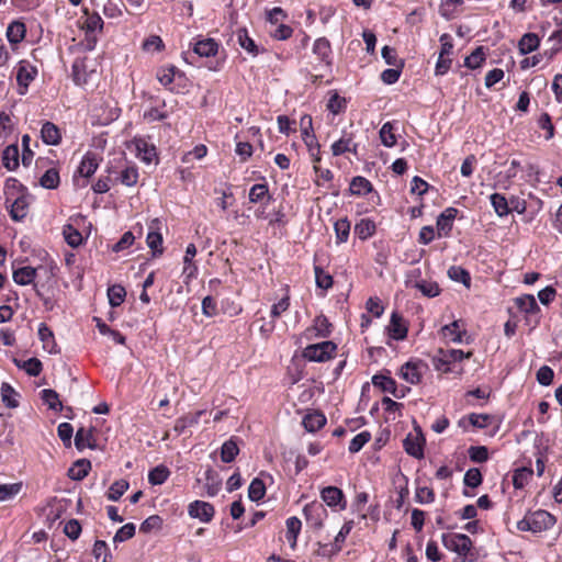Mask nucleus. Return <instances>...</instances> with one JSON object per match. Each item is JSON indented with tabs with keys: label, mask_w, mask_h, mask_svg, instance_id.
Segmentation results:
<instances>
[{
	"label": "nucleus",
	"mask_w": 562,
	"mask_h": 562,
	"mask_svg": "<svg viewBox=\"0 0 562 562\" xmlns=\"http://www.w3.org/2000/svg\"><path fill=\"white\" fill-rule=\"evenodd\" d=\"M83 19L81 29L85 31V37L81 45L86 50H93L99 41V35L103 32L104 22L99 13L89 12L87 8L82 10Z\"/></svg>",
	"instance_id": "f257e3e1"
},
{
	"label": "nucleus",
	"mask_w": 562,
	"mask_h": 562,
	"mask_svg": "<svg viewBox=\"0 0 562 562\" xmlns=\"http://www.w3.org/2000/svg\"><path fill=\"white\" fill-rule=\"evenodd\" d=\"M557 522L555 517L547 510L538 509L528 513L521 520L517 522V529L520 531H531L540 533L552 528Z\"/></svg>",
	"instance_id": "f03ea898"
},
{
	"label": "nucleus",
	"mask_w": 562,
	"mask_h": 562,
	"mask_svg": "<svg viewBox=\"0 0 562 562\" xmlns=\"http://www.w3.org/2000/svg\"><path fill=\"white\" fill-rule=\"evenodd\" d=\"M337 346L330 340L308 345L303 349L302 356L308 361L325 362L335 357Z\"/></svg>",
	"instance_id": "7ed1b4c3"
},
{
	"label": "nucleus",
	"mask_w": 562,
	"mask_h": 562,
	"mask_svg": "<svg viewBox=\"0 0 562 562\" xmlns=\"http://www.w3.org/2000/svg\"><path fill=\"white\" fill-rule=\"evenodd\" d=\"M441 540L446 549L459 557L469 555L473 548L472 540L464 533H443Z\"/></svg>",
	"instance_id": "20e7f679"
},
{
	"label": "nucleus",
	"mask_w": 562,
	"mask_h": 562,
	"mask_svg": "<svg viewBox=\"0 0 562 562\" xmlns=\"http://www.w3.org/2000/svg\"><path fill=\"white\" fill-rule=\"evenodd\" d=\"M415 434L409 432L405 437L403 440V448L408 456L420 460L425 457L424 450L426 439L419 426H415Z\"/></svg>",
	"instance_id": "39448f33"
},
{
	"label": "nucleus",
	"mask_w": 562,
	"mask_h": 562,
	"mask_svg": "<svg viewBox=\"0 0 562 562\" xmlns=\"http://www.w3.org/2000/svg\"><path fill=\"white\" fill-rule=\"evenodd\" d=\"M303 515L307 524L314 529H322L328 512L323 503L313 501L303 508Z\"/></svg>",
	"instance_id": "423d86ee"
},
{
	"label": "nucleus",
	"mask_w": 562,
	"mask_h": 562,
	"mask_svg": "<svg viewBox=\"0 0 562 562\" xmlns=\"http://www.w3.org/2000/svg\"><path fill=\"white\" fill-rule=\"evenodd\" d=\"M16 82L19 85V93L25 94L29 86L37 76V68L27 60H21L16 67Z\"/></svg>",
	"instance_id": "0eeeda50"
},
{
	"label": "nucleus",
	"mask_w": 562,
	"mask_h": 562,
	"mask_svg": "<svg viewBox=\"0 0 562 562\" xmlns=\"http://www.w3.org/2000/svg\"><path fill=\"white\" fill-rule=\"evenodd\" d=\"M134 147L136 157L146 164H150L157 157L156 146L149 142L148 137L135 136L128 148Z\"/></svg>",
	"instance_id": "6e6552de"
},
{
	"label": "nucleus",
	"mask_w": 562,
	"mask_h": 562,
	"mask_svg": "<svg viewBox=\"0 0 562 562\" xmlns=\"http://www.w3.org/2000/svg\"><path fill=\"white\" fill-rule=\"evenodd\" d=\"M426 369L427 364L422 360L408 361L402 366L401 376L411 384H418Z\"/></svg>",
	"instance_id": "1a4fd4ad"
},
{
	"label": "nucleus",
	"mask_w": 562,
	"mask_h": 562,
	"mask_svg": "<svg viewBox=\"0 0 562 562\" xmlns=\"http://www.w3.org/2000/svg\"><path fill=\"white\" fill-rule=\"evenodd\" d=\"M29 205V193L5 201L10 216L15 222H20L26 217Z\"/></svg>",
	"instance_id": "9d476101"
},
{
	"label": "nucleus",
	"mask_w": 562,
	"mask_h": 562,
	"mask_svg": "<svg viewBox=\"0 0 562 562\" xmlns=\"http://www.w3.org/2000/svg\"><path fill=\"white\" fill-rule=\"evenodd\" d=\"M333 326L329 323L328 318L321 314L316 316L313 321V325L304 331V336L307 339L315 338H327L331 334Z\"/></svg>",
	"instance_id": "9b49d317"
},
{
	"label": "nucleus",
	"mask_w": 562,
	"mask_h": 562,
	"mask_svg": "<svg viewBox=\"0 0 562 562\" xmlns=\"http://www.w3.org/2000/svg\"><path fill=\"white\" fill-rule=\"evenodd\" d=\"M321 498L330 508L338 507L340 510H344L347 507V501L344 492L336 486H326L322 488Z\"/></svg>",
	"instance_id": "f8f14e48"
},
{
	"label": "nucleus",
	"mask_w": 562,
	"mask_h": 562,
	"mask_svg": "<svg viewBox=\"0 0 562 562\" xmlns=\"http://www.w3.org/2000/svg\"><path fill=\"white\" fill-rule=\"evenodd\" d=\"M188 513L192 518H198L202 522H210L214 517L215 509L210 503L194 501L189 505Z\"/></svg>",
	"instance_id": "ddd939ff"
},
{
	"label": "nucleus",
	"mask_w": 562,
	"mask_h": 562,
	"mask_svg": "<svg viewBox=\"0 0 562 562\" xmlns=\"http://www.w3.org/2000/svg\"><path fill=\"white\" fill-rule=\"evenodd\" d=\"M386 331L390 338L397 341L404 340L407 337V325L397 312L392 313L390 324L386 326Z\"/></svg>",
	"instance_id": "4468645a"
},
{
	"label": "nucleus",
	"mask_w": 562,
	"mask_h": 562,
	"mask_svg": "<svg viewBox=\"0 0 562 562\" xmlns=\"http://www.w3.org/2000/svg\"><path fill=\"white\" fill-rule=\"evenodd\" d=\"M313 54L326 67L333 66V49L330 42L326 37H318L313 44Z\"/></svg>",
	"instance_id": "2eb2a0df"
},
{
	"label": "nucleus",
	"mask_w": 562,
	"mask_h": 562,
	"mask_svg": "<svg viewBox=\"0 0 562 562\" xmlns=\"http://www.w3.org/2000/svg\"><path fill=\"white\" fill-rule=\"evenodd\" d=\"M333 156H341L346 153L358 154V144L353 142L351 133L344 132L342 136L331 145Z\"/></svg>",
	"instance_id": "dca6fc26"
},
{
	"label": "nucleus",
	"mask_w": 562,
	"mask_h": 562,
	"mask_svg": "<svg viewBox=\"0 0 562 562\" xmlns=\"http://www.w3.org/2000/svg\"><path fill=\"white\" fill-rule=\"evenodd\" d=\"M41 138L46 145L57 146L61 142V131L53 122L46 121L41 128Z\"/></svg>",
	"instance_id": "f3484780"
},
{
	"label": "nucleus",
	"mask_w": 562,
	"mask_h": 562,
	"mask_svg": "<svg viewBox=\"0 0 562 562\" xmlns=\"http://www.w3.org/2000/svg\"><path fill=\"white\" fill-rule=\"evenodd\" d=\"M182 77V72L173 65L161 67L157 70V79L158 81L170 91H175V88L172 87V82L175 81L176 77Z\"/></svg>",
	"instance_id": "a211bd4d"
},
{
	"label": "nucleus",
	"mask_w": 562,
	"mask_h": 562,
	"mask_svg": "<svg viewBox=\"0 0 562 562\" xmlns=\"http://www.w3.org/2000/svg\"><path fill=\"white\" fill-rule=\"evenodd\" d=\"M75 446L79 451L86 448L95 449L97 445L93 428L80 427L75 436Z\"/></svg>",
	"instance_id": "6ab92c4d"
},
{
	"label": "nucleus",
	"mask_w": 562,
	"mask_h": 562,
	"mask_svg": "<svg viewBox=\"0 0 562 562\" xmlns=\"http://www.w3.org/2000/svg\"><path fill=\"white\" fill-rule=\"evenodd\" d=\"M327 418L319 411H312L303 417V426L308 432H316L326 425Z\"/></svg>",
	"instance_id": "aec40b11"
},
{
	"label": "nucleus",
	"mask_w": 562,
	"mask_h": 562,
	"mask_svg": "<svg viewBox=\"0 0 562 562\" xmlns=\"http://www.w3.org/2000/svg\"><path fill=\"white\" fill-rule=\"evenodd\" d=\"M99 167V160L97 154L88 151L83 155L77 172L86 178L91 177Z\"/></svg>",
	"instance_id": "412c9836"
},
{
	"label": "nucleus",
	"mask_w": 562,
	"mask_h": 562,
	"mask_svg": "<svg viewBox=\"0 0 562 562\" xmlns=\"http://www.w3.org/2000/svg\"><path fill=\"white\" fill-rule=\"evenodd\" d=\"M248 199L251 203H269L272 200V195L269 192L268 183L254 184L249 190Z\"/></svg>",
	"instance_id": "4be33fe9"
},
{
	"label": "nucleus",
	"mask_w": 562,
	"mask_h": 562,
	"mask_svg": "<svg viewBox=\"0 0 562 562\" xmlns=\"http://www.w3.org/2000/svg\"><path fill=\"white\" fill-rule=\"evenodd\" d=\"M285 526H286L285 539L289 542L290 548L292 550H295L296 544H297V537L302 529V522L297 517L292 516L285 520Z\"/></svg>",
	"instance_id": "5701e85b"
},
{
	"label": "nucleus",
	"mask_w": 562,
	"mask_h": 562,
	"mask_svg": "<svg viewBox=\"0 0 562 562\" xmlns=\"http://www.w3.org/2000/svg\"><path fill=\"white\" fill-rule=\"evenodd\" d=\"M218 50V44L214 38H201L193 45V52L201 57L215 56Z\"/></svg>",
	"instance_id": "b1692460"
},
{
	"label": "nucleus",
	"mask_w": 562,
	"mask_h": 562,
	"mask_svg": "<svg viewBox=\"0 0 562 562\" xmlns=\"http://www.w3.org/2000/svg\"><path fill=\"white\" fill-rule=\"evenodd\" d=\"M2 165L10 171L15 170L20 165V151L18 144L7 146L2 153Z\"/></svg>",
	"instance_id": "393cba45"
},
{
	"label": "nucleus",
	"mask_w": 562,
	"mask_h": 562,
	"mask_svg": "<svg viewBox=\"0 0 562 562\" xmlns=\"http://www.w3.org/2000/svg\"><path fill=\"white\" fill-rule=\"evenodd\" d=\"M26 34V26L21 21H13L7 27V38L11 45L20 44Z\"/></svg>",
	"instance_id": "a878e982"
},
{
	"label": "nucleus",
	"mask_w": 562,
	"mask_h": 562,
	"mask_svg": "<svg viewBox=\"0 0 562 562\" xmlns=\"http://www.w3.org/2000/svg\"><path fill=\"white\" fill-rule=\"evenodd\" d=\"M37 270L31 266L21 267L13 270V281L19 285H29L36 278Z\"/></svg>",
	"instance_id": "bb28decb"
},
{
	"label": "nucleus",
	"mask_w": 562,
	"mask_h": 562,
	"mask_svg": "<svg viewBox=\"0 0 562 562\" xmlns=\"http://www.w3.org/2000/svg\"><path fill=\"white\" fill-rule=\"evenodd\" d=\"M349 191L352 195H366L373 191V186L367 178L356 176L350 181Z\"/></svg>",
	"instance_id": "cd10ccee"
},
{
	"label": "nucleus",
	"mask_w": 562,
	"mask_h": 562,
	"mask_svg": "<svg viewBox=\"0 0 562 562\" xmlns=\"http://www.w3.org/2000/svg\"><path fill=\"white\" fill-rule=\"evenodd\" d=\"M376 232V225L374 221L370 218H361L355 225V234L360 240H367L372 237Z\"/></svg>",
	"instance_id": "c85d7f7f"
},
{
	"label": "nucleus",
	"mask_w": 562,
	"mask_h": 562,
	"mask_svg": "<svg viewBox=\"0 0 562 562\" xmlns=\"http://www.w3.org/2000/svg\"><path fill=\"white\" fill-rule=\"evenodd\" d=\"M91 469V462L87 459L77 460L68 470V476L75 481L83 480Z\"/></svg>",
	"instance_id": "c756f323"
},
{
	"label": "nucleus",
	"mask_w": 562,
	"mask_h": 562,
	"mask_svg": "<svg viewBox=\"0 0 562 562\" xmlns=\"http://www.w3.org/2000/svg\"><path fill=\"white\" fill-rule=\"evenodd\" d=\"M535 448L537 449L535 456H536V470L537 475L542 476L546 468V461H547V450L548 446L543 445V440L541 437H537L535 440Z\"/></svg>",
	"instance_id": "7c9ffc66"
},
{
	"label": "nucleus",
	"mask_w": 562,
	"mask_h": 562,
	"mask_svg": "<svg viewBox=\"0 0 562 562\" xmlns=\"http://www.w3.org/2000/svg\"><path fill=\"white\" fill-rule=\"evenodd\" d=\"M515 305L526 314H536L540 311L532 294H524L515 299Z\"/></svg>",
	"instance_id": "2f4dec72"
},
{
	"label": "nucleus",
	"mask_w": 562,
	"mask_h": 562,
	"mask_svg": "<svg viewBox=\"0 0 562 562\" xmlns=\"http://www.w3.org/2000/svg\"><path fill=\"white\" fill-rule=\"evenodd\" d=\"M372 383L374 386L380 387L383 392L391 393L397 398L403 396V395L397 394L396 382L391 376H386L383 374H376L372 378Z\"/></svg>",
	"instance_id": "473e14b6"
},
{
	"label": "nucleus",
	"mask_w": 562,
	"mask_h": 562,
	"mask_svg": "<svg viewBox=\"0 0 562 562\" xmlns=\"http://www.w3.org/2000/svg\"><path fill=\"white\" fill-rule=\"evenodd\" d=\"M3 192L5 201L27 193V189L15 178H9L4 182Z\"/></svg>",
	"instance_id": "72a5a7b5"
},
{
	"label": "nucleus",
	"mask_w": 562,
	"mask_h": 562,
	"mask_svg": "<svg viewBox=\"0 0 562 562\" xmlns=\"http://www.w3.org/2000/svg\"><path fill=\"white\" fill-rule=\"evenodd\" d=\"M540 45V38L535 33H526L518 43V49L521 55H527L536 50Z\"/></svg>",
	"instance_id": "f704fd0d"
},
{
	"label": "nucleus",
	"mask_w": 562,
	"mask_h": 562,
	"mask_svg": "<svg viewBox=\"0 0 562 562\" xmlns=\"http://www.w3.org/2000/svg\"><path fill=\"white\" fill-rule=\"evenodd\" d=\"M351 224L347 217L339 218L334 223L336 244L340 245L348 240Z\"/></svg>",
	"instance_id": "c9c22d12"
},
{
	"label": "nucleus",
	"mask_w": 562,
	"mask_h": 562,
	"mask_svg": "<svg viewBox=\"0 0 562 562\" xmlns=\"http://www.w3.org/2000/svg\"><path fill=\"white\" fill-rule=\"evenodd\" d=\"M431 364L436 371L442 373H450L453 371V364L450 359H448V356L442 349H440L438 353L432 357Z\"/></svg>",
	"instance_id": "e433bc0d"
},
{
	"label": "nucleus",
	"mask_w": 562,
	"mask_h": 562,
	"mask_svg": "<svg viewBox=\"0 0 562 562\" xmlns=\"http://www.w3.org/2000/svg\"><path fill=\"white\" fill-rule=\"evenodd\" d=\"M38 337L42 340L45 350H47L49 353L56 352L54 334L45 323L40 324Z\"/></svg>",
	"instance_id": "4c0bfd02"
},
{
	"label": "nucleus",
	"mask_w": 562,
	"mask_h": 562,
	"mask_svg": "<svg viewBox=\"0 0 562 562\" xmlns=\"http://www.w3.org/2000/svg\"><path fill=\"white\" fill-rule=\"evenodd\" d=\"M238 44L250 55L257 56L259 54L258 46L255 41L248 35L246 29H239L236 33Z\"/></svg>",
	"instance_id": "58836bf2"
},
{
	"label": "nucleus",
	"mask_w": 562,
	"mask_h": 562,
	"mask_svg": "<svg viewBox=\"0 0 562 562\" xmlns=\"http://www.w3.org/2000/svg\"><path fill=\"white\" fill-rule=\"evenodd\" d=\"M169 113L166 110V102L161 101L160 105L150 106L144 112V120L147 122H157L168 119Z\"/></svg>",
	"instance_id": "ea45409f"
},
{
	"label": "nucleus",
	"mask_w": 562,
	"mask_h": 562,
	"mask_svg": "<svg viewBox=\"0 0 562 562\" xmlns=\"http://www.w3.org/2000/svg\"><path fill=\"white\" fill-rule=\"evenodd\" d=\"M486 59L485 49L483 46H477L469 56L464 59V66L470 69L480 68Z\"/></svg>",
	"instance_id": "a19ab883"
},
{
	"label": "nucleus",
	"mask_w": 562,
	"mask_h": 562,
	"mask_svg": "<svg viewBox=\"0 0 562 562\" xmlns=\"http://www.w3.org/2000/svg\"><path fill=\"white\" fill-rule=\"evenodd\" d=\"M442 334L453 342H462L465 330L462 328L459 321H454L442 327Z\"/></svg>",
	"instance_id": "79ce46f5"
},
{
	"label": "nucleus",
	"mask_w": 562,
	"mask_h": 562,
	"mask_svg": "<svg viewBox=\"0 0 562 562\" xmlns=\"http://www.w3.org/2000/svg\"><path fill=\"white\" fill-rule=\"evenodd\" d=\"M60 178L57 168H48L44 175L40 178V184L45 189H56L59 186Z\"/></svg>",
	"instance_id": "37998d69"
},
{
	"label": "nucleus",
	"mask_w": 562,
	"mask_h": 562,
	"mask_svg": "<svg viewBox=\"0 0 562 562\" xmlns=\"http://www.w3.org/2000/svg\"><path fill=\"white\" fill-rule=\"evenodd\" d=\"M41 398L49 409L61 411L63 404L59 400V394L52 389H44L41 391Z\"/></svg>",
	"instance_id": "c03bdc74"
},
{
	"label": "nucleus",
	"mask_w": 562,
	"mask_h": 562,
	"mask_svg": "<svg viewBox=\"0 0 562 562\" xmlns=\"http://www.w3.org/2000/svg\"><path fill=\"white\" fill-rule=\"evenodd\" d=\"M202 415V412H198L194 415H187L179 417L175 422L173 430L177 435H181L184 432V430L193 425H196L199 423V419Z\"/></svg>",
	"instance_id": "a18cd8bd"
},
{
	"label": "nucleus",
	"mask_w": 562,
	"mask_h": 562,
	"mask_svg": "<svg viewBox=\"0 0 562 562\" xmlns=\"http://www.w3.org/2000/svg\"><path fill=\"white\" fill-rule=\"evenodd\" d=\"M238 452L239 448L237 442L234 440V438H231L222 445L221 459L225 463H231L235 460Z\"/></svg>",
	"instance_id": "49530a36"
},
{
	"label": "nucleus",
	"mask_w": 562,
	"mask_h": 562,
	"mask_svg": "<svg viewBox=\"0 0 562 562\" xmlns=\"http://www.w3.org/2000/svg\"><path fill=\"white\" fill-rule=\"evenodd\" d=\"M126 296L125 288L121 284H113L108 289L109 304L112 307L120 306Z\"/></svg>",
	"instance_id": "de8ad7c7"
},
{
	"label": "nucleus",
	"mask_w": 562,
	"mask_h": 562,
	"mask_svg": "<svg viewBox=\"0 0 562 562\" xmlns=\"http://www.w3.org/2000/svg\"><path fill=\"white\" fill-rule=\"evenodd\" d=\"M533 474L532 469L530 468H519L514 471L513 474V485L516 490L524 488Z\"/></svg>",
	"instance_id": "09e8293b"
},
{
	"label": "nucleus",
	"mask_w": 562,
	"mask_h": 562,
	"mask_svg": "<svg viewBox=\"0 0 562 562\" xmlns=\"http://www.w3.org/2000/svg\"><path fill=\"white\" fill-rule=\"evenodd\" d=\"M139 178L138 169L136 166H126L120 173L119 181L126 186L133 187L137 183Z\"/></svg>",
	"instance_id": "8fccbe9b"
},
{
	"label": "nucleus",
	"mask_w": 562,
	"mask_h": 562,
	"mask_svg": "<svg viewBox=\"0 0 562 562\" xmlns=\"http://www.w3.org/2000/svg\"><path fill=\"white\" fill-rule=\"evenodd\" d=\"M266 495V484L265 482L255 477L248 487V497L252 502H259L261 501Z\"/></svg>",
	"instance_id": "3c124183"
},
{
	"label": "nucleus",
	"mask_w": 562,
	"mask_h": 562,
	"mask_svg": "<svg viewBox=\"0 0 562 562\" xmlns=\"http://www.w3.org/2000/svg\"><path fill=\"white\" fill-rule=\"evenodd\" d=\"M394 131H395V126H394V123H392V122H386L382 125V127L380 130V138H381V143L385 147L395 146L397 140H396Z\"/></svg>",
	"instance_id": "603ef678"
},
{
	"label": "nucleus",
	"mask_w": 562,
	"mask_h": 562,
	"mask_svg": "<svg viewBox=\"0 0 562 562\" xmlns=\"http://www.w3.org/2000/svg\"><path fill=\"white\" fill-rule=\"evenodd\" d=\"M170 475V471L165 465H157L151 469L148 473V482L151 485H160L164 484Z\"/></svg>",
	"instance_id": "864d4df0"
},
{
	"label": "nucleus",
	"mask_w": 562,
	"mask_h": 562,
	"mask_svg": "<svg viewBox=\"0 0 562 562\" xmlns=\"http://www.w3.org/2000/svg\"><path fill=\"white\" fill-rule=\"evenodd\" d=\"M414 288L419 290L427 297H435L440 294V288L435 281L419 280L414 283Z\"/></svg>",
	"instance_id": "5fc2aeb1"
},
{
	"label": "nucleus",
	"mask_w": 562,
	"mask_h": 562,
	"mask_svg": "<svg viewBox=\"0 0 562 562\" xmlns=\"http://www.w3.org/2000/svg\"><path fill=\"white\" fill-rule=\"evenodd\" d=\"M491 204L494 207L495 213L503 217L507 216L510 212L506 198L501 193H493L490 196Z\"/></svg>",
	"instance_id": "6e6d98bb"
},
{
	"label": "nucleus",
	"mask_w": 562,
	"mask_h": 562,
	"mask_svg": "<svg viewBox=\"0 0 562 562\" xmlns=\"http://www.w3.org/2000/svg\"><path fill=\"white\" fill-rule=\"evenodd\" d=\"M14 361L19 368L23 369L31 376H37L42 372L43 366L37 358H30L24 361Z\"/></svg>",
	"instance_id": "4d7b16f0"
},
{
	"label": "nucleus",
	"mask_w": 562,
	"mask_h": 562,
	"mask_svg": "<svg viewBox=\"0 0 562 562\" xmlns=\"http://www.w3.org/2000/svg\"><path fill=\"white\" fill-rule=\"evenodd\" d=\"M448 277L456 282L463 283L468 288L471 284V276L469 271L460 266H451L448 269Z\"/></svg>",
	"instance_id": "13d9d810"
},
{
	"label": "nucleus",
	"mask_w": 562,
	"mask_h": 562,
	"mask_svg": "<svg viewBox=\"0 0 562 562\" xmlns=\"http://www.w3.org/2000/svg\"><path fill=\"white\" fill-rule=\"evenodd\" d=\"M63 235L66 243L72 248L80 246L82 243L81 233L70 224L64 226Z\"/></svg>",
	"instance_id": "bf43d9fd"
},
{
	"label": "nucleus",
	"mask_w": 562,
	"mask_h": 562,
	"mask_svg": "<svg viewBox=\"0 0 562 562\" xmlns=\"http://www.w3.org/2000/svg\"><path fill=\"white\" fill-rule=\"evenodd\" d=\"M130 483L126 480H117L113 482L108 492V499L116 502L128 490Z\"/></svg>",
	"instance_id": "052dcab7"
},
{
	"label": "nucleus",
	"mask_w": 562,
	"mask_h": 562,
	"mask_svg": "<svg viewBox=\"0 0 562 562\" xmlns=\"http://www.w3.org/2000/svg\"><path fill=\"white\" fill-rule=\"evenodd\" d=\"M468 454L470 460L475 463H484L490 459L488 449L485 446H470Z\"/></svg>",
	"instance_id": "680f3d73"
},
{
	"label": "nucleus",
	"mask_w": 562,
	"mask_h": 562,
	"mask_svg": "<svg viewBox=\"0 0 562 562\" xmlns=\"http://www.w3.org/2000/svg\"><path fill=\"white\" fill-rule=\"evenodd\" d=\"M16 392L14 389L7 382H3L1 385V398L7 407L15 408L19 406V402L16 401Z\"/></svg>",
	"instance_id": "e2e57ef3"
},
{
	"label": "nucleus",
	"mask_w": 562,
	"mask_h": 562,
	"mask_svg": "<svg viewBox=\"0 0 562 562\" xmlns=\"http://www.w3.org/2000/svg\"><path fill=\"white\" fill-rule=\"evenodd\" d=\"M290 290H289V286L286 285L285 286V294L283 295V297L274 303L271 307V312H270V315L273 319H277L278 317H280L284 312H286L290 307Z\"/></svg>",
	"instance_id": "0e129e2a"
},
{
	"label": "nucleus",
	"mask_w": 562,
	"mask_h": 562,
	"mask_svg": "<svg viewBox=\"0 0 562 562\" xmlns=\"http://www.w3.org/2000/svg\"><path fill=\"white\" fill-rule=\"evenodd\" d=\"M314 272L317 288L322 290H328L333 286V277L329 273L325 272L322 267L315 266Z\"/></svg>",
	"instance_id": "69168bd1"
},
{
	"label": "nucleus",
	"mask_w": 562,
	"mask_h": 562,
	"mask_svg": "<svg viewBox=\"0 0 562 562\" xmlns=\"http://www.w3.org/2000/svg\"><path fill=\"white\" fill-rule=\"evenodd\" d=\"M371 440V434L367 430L361 431L360 434L356 435L348 447V450L350 453H357L359 452L366 443H368Z\"/></svg>",
	"instance_id": "338daca9"
},
{
	"label": "nucleus",
	"mask_w": 562,
	"mask_h": 562,
	"mask_svg": "<svg viewBox=\"0 0 562 562\" xmlns=\"http://www.w3.org/2000/svg\"><path fill=\"white\" fill-rule=\"evenodd\" d=\"M146 243L147 246L153 250L154 255L162 254V236L160 233L153 231V227H150V231L147 234Z\"/></svg>",
	"instance_id": "774afa93"
}]
</instances>
